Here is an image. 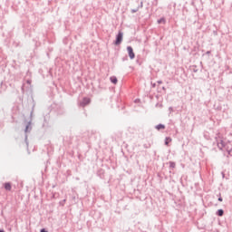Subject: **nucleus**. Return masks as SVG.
Instances as JSON below:
<instances>
[{"instance_id": "obj_13", "label": "nucleus", "mask_w": 232, "mask_h": 232, "mask_svg": "<svg viewBox=\"0 0 232 232\" xmlns=\"http://www.w3.org/2000/svg\"><path fill=\"white\" fill-rule=\"evenodd\" d=\"M64 204H66V199L60 201V206H64Z\"/></svg>"}, {"instance_id": "obj_22", "label": "nucleus", "mask_w": 232, "mask_h": 232, "mask_svg": "<svg viewBox=\"0 0 232 232\" xmlns=\"http://www.w3.org/2000/svg\"><path fill=\"white\" fill-rule=\"evenodd\" d=\"M0 232H5V230H0Z\"/></svg>"}, {"instance_id": "obj_15", "label": "nucleus", "mask_w": 232, "mask_h": 232, "mask_svg": "<svg viewBox=\"0 0 232 232\" xmlns=\"http://www.w3.org/2000/svg\"><path fill=\"white\" fill-rule=\"evenodd\" d=\"M26 82L27 84H32V80H27Z\"/></svg>"}, {"instance_id": "obj_21", "label": "nucleus", "mask_w": 232, "mask_h": 232, "mask_svg": "<svg viewBox=\"0 0 232 232\" xmlns=\"http://www.w3.org/2000/svg\"><path fill=\"white\" fill-rule=\"evenodd\" d=\"M142 6H143V4H142V2L140 3V8H142Z\"/></svg>"}, {"instance_id": "obj_11", "label": "nucleus", "mask_w": 232, "mask_h": 232, "mask_svg": "<svg viewBox=\"0 0 232 232\" xmlns=\"http://www.w3.org/2000/svg\"><path fill=\"white\" fill-rule=\"evenodd\" d=\"M162 23H163V24H166V19L165 18H160V19L158 20V24H160Z\"/></svg>"}, {"instance_id": "obj_3", "label": "nucleus", "mask_w": 232, "mask_h": 232, "mask_svg": "<svg viewBox=\"0 0 232 232\" xmlns=\"http://www.w3.org/2000/svg\"><path fill=\"white\" fill-rule=\"evenodd\" d=\"M127 52L129 53L130 59H131V60L135 59V53H133V47L132 46H128L127 47Z\"/></svg>"}, {"instance_id": "obj_23", "label": "nucleus", "mask_w": 232, "mask_h": 232, "mask_svg": "<svg viewBox=\"0 0 232 232\" xmlns=\"http://www.w3.org/2000/svg\"><path fill=\"white\" fill-rule=\"evenodd\" d=\"M163 90H166V88L163 87Z\"/></svg>"}, {"instance_id": "obj_9", "label": "nucleus", "mask_w": 232, "mask_h": 232, "mask_svg": "<svg viewBox=\"0 0 232 232\" xmlns=\"http://www.w3.org/2000/svg\"><path fill=\"white\" fill-rule=\"evenodd\" d=\"M166 126H164V124H158L156 126V130H165Z\"/></svg>"}, {"instance_id": "obj_14", "label": "nucleus", "mask_w": 232, "mask_h": 232, "mask_svg": "<svg viewBox=\"0 0 232 232\" xmlns=\"http://www.w3.org/2000/svg\"><path fill=\"white\" fill-rule=\"evenodd\" d=\"M137 12H139V9H132L131 10V14H137Z\"/></svg>"}, {"instance_id": "obj_7", "label": "nucleus", "mask_w": 232, "mask_h": 232, "mask_svg": "<svg viewBox=\"0 0 232 232\" xmlns=\"http://www.w3.org/2000/svg\"><path fill=\"white\" fill-rule=\"evenodd\" d=\"M31 130H32V126H31L30 123H28V124L26 125V127H25L24 131H25V133H28V131H31Z\"/></svg>"}, {"instance_id": "obj_17", "label": "nucleus", "mask_w": 232, "mask_h": 232, "mask_svg": "<svg viewBox=\"0 0 232 232\" xmlns=\"http://www.w3.org/2000/svg\"><path fill=\"white\" fill-rule=\"evenodd\" d=\"M222 200H223V199H222V197H219V198H218V201H219V202H222Z\"/></svg>"}, {"instance_id": "obj_2", "label": "nucleus", "mask_w": 232, "mask_h": 232, "mask_svg": "<svg viewBox=\"0 0 232 232\" xmlns=\"http://www.w3.org/2000/svg\"><path fill=\"white\" fill-rule=\"evenodd\" d=\"M124 37V33L122 31H119L118 34L116 35V40L114 41V44L119 46L122 43V39Z\"/></svg>"}, {"instance_id": "obj_4", "label": "nucleus", "mask_w": 232, "mask_h": 232, "mask_svg": "<svg viewBox=\"0 0 232 232\" xmlns=\"http://www.w3.org/2000/svg\"><path fill=\"white\" fill-rule=\"evenodd\" d=\"M90 102H92V100H90V98L85 97L82 99V101L80 102V106H82V108H84V106H88V104H90Z\"/></svg>"}, {"instance_id": "obj_16", "label": "nucleus", "mask_w": 232, "mask_h": 232, "mask_svg": "<svg viewBox=\"0 0 232 232\" xmlns=\"http://www.w3.org/2000/svg\"><path fill=\"white\" fill-rule=\"evenodd\" d=\"M40 232H48L46 229L43 228Z\"/></svg>"}, {"instance_id": "obj_18", "label": "nucleus", "mask_w": 232, "mask_h": 232, "mask_svg": "<svg viewBox=\"0 0 232 232\" xmlns=\"http://www.w3.org/2000/svg\"><path fill=\"white\" fill-rule=\"evenodd\" d=\"M158 84H162V81H158Z\"/></svg>"}, {"instance_id": "obj_19", "label": "nucleus", "mask_w": 232, "mask_h": 232, "mask_svg": "<svg viewBox=\"0 0 232 232\" xmlns=\"http://www.w3.org/2000/svg\"><path fill=\"white\" fill-rule=\"evenodd\" d=\"M157 86V83H152V88H155Z\"/></svg>"}, {"instance_id": "obj_10", "label": "nucleus", "mask_w": 232, "mask_h": 232, "mask_svg": "<svg viewBox=\"0 0 232 232\" xmlns=\"http://www.w3.org/2000/svg\"><path fill=\"white\" fill-rule=\"evenodd\" d=\"M169 168H172V169H175L176 166H177V164L175 163V161H169Z\"/></svg>"}, {"instance_id": "obj_6", "label": "nucleus", "mask_w": 232, "mask_h": 232, "mask_svg": "<svg viewBox=\"0 0 232 232\" xmlns=\"http://www.w3.org/2000/svg\"><path fill=\"white\" fill-rule=\"evenodd\" d=\"M110 81H111V82H112V84H117V82H118L117 77H115V76H111L110 78Z\"/></svg>"}, {"instance_id": "obj_1", "label": "nucleus", "mask_w": 232, "mask_h": 232, "mask_svg": "<svg viewBox=\"0 0 232 232\" xmlns=\"http://www.w3.org/2000/svg\"><path fill=\"white\" fill-rule=\"evenodd\" d=\"M218 148L219 150H226L227 151L228 155L232 157V148H231V142L226 143L224 140H220V141H218Z\"/></svg>"}, {"instance_id": "obj_12", "label": "nucleus", "mask_w": 232, "mask_h": 232, "mask_svg": "<svg viewBox=\"0 0 232 232\" xmlns=\"http://www.w3.org/2000/svg\"><path fill=\"white\" fill-rule=\"evenodd\" d=\"M169 142H171V138L167 137V138L165 139V144H166V146H168V145L169 144Z\"/></svg>"}, {"instance_id": "obj_20", "label": "nucleus", "mask_w": 232, "mask_h": 232, "mask_svg": "<svg viewBox=\"0 0 232 232\" xmlns=\"http://www.w3.org/2000/svg\"><path fill=\"white\" fill-rule=\"evenodd\" d=\"M209 53H211V51L207 52V55H209Z\"/></svg>"}, {"instance_id": "obj_8", "label": "nucleus", "mask_w": 232, "mask_h": 232, "mask_svg": "<svg viewBox=\"0 0 232 232\" xmlns=\"http://www.w3.org/2000/svg\"><path fill=\"white\" fill-rule=\"evenodd\" d=\"M216 214L218 215V217H224V210L218 209Z\"/></svg>"}, {"instance_id": "obj_5", "label": "nucleus", "mask_w": 232, "mask_h": 232, "mask_svg": "<svg viewBox=\"0 0 232 232\" xmlns=\"http://www.w3.org/2000/svg\"><path fill=\"white\" fill-rule=\"evenodd\" d=\"M4 188L6 191H12V184L10 182L5 183Z\"/></svg>"}]
</instances>
